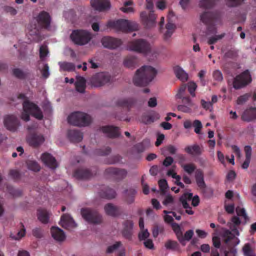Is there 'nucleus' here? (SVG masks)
Returning <instances> with one entry per match:
<instances>
[{
  "label": "nucleus",
  "instance_id": "51",
  "mask_svg": "<svg viewBox=\"0 0 256 256\" xmlns=\"http://www.w3.org/2000/svg\"><path fill=\"white\" fill-rule=\"evenodd\" d=\"M236 210L237 214L238 216L243 217L246 221L247 220H248V216L246 215V210L244 208H241L240 206H238L236 208Z\"/></svg>",
  "mask_w": 256,
  "mask_h": 256
},
{
  "label": "nucleus",
  "instance_id": "58",
  "mask_svg": "<svg viewBox=\"0 0 256 256\" xmlns=\"http://www.w3.org/2000/svg\"><path fill=\"white\" fill-rule=\"evenodd\" d=\"M182 100V104H185L186 106H189V107L192 108L194 106V104L190 100L189 96H184L183 97Z\"/></svg>",
  "mask_w": 256,
  "mask_h": 256
},
{
  "label": "nucleus",
  "instance_id": "29",
  "mask_svg": "<svg viewBox=\"0 0 256 256\" xmlns=\"http://www.w3.org/2000/svg\"><path fill=\"white\" fill-rule=\"evenodd\" d=\"M135 102L132 98H122L118 100L116 105L118 107L130 109Z\"/></svg>",
  "mask_w": 256,
  "mask_h": 256
},
{
  "label": "nucleus",
  "instance_id": "33",
  "mask_svg": "<svg viewBox=\"0 0 256 256\" xmlns=\"http://www.w3.org/2000/svg\"><path fill=\"white\" fill-rule=\"evenodd\" d=\"M74 84L76 90L78 92L80 93H84V92L86 86V80L84 77H77L76 81V82Z\"/></svg>",
  "mask_w": 256,
  "mask_h": 256
},
{
  "label": "nucleus",
  "instance_id": "28",
  "mask_svg": "<svg viewBox=\"0 0 256 256\" xmlns=\"http://www.w3.org/2000/svg\"><path fill=\"white\" fill-rule=\"evenodd\" d=\"M50 232L52 238L57 241L62 242L66 238L64 231L58 227H52Z\"/></svg>",
  "mask_w": 256,
  "mask_h": 256
},
{
  "label": "nucleus",
  "instance_id": "62",
  "mask_svg": "<svg viewBox=\"0 0 256 256\" xmlns=\"http://www.w3.org/2000/svg\"><path fill=\"white\" fill-rule=\"evenodd\" d=\"M244 0H227V4L229 6L234 7L240 4Z\"/></svg>",
  "mask_w": 256,
  "mask_h": 256
},
{
  "label": "nucleus",
  "instance_id": "16",
  "mask_svg": "<svg viewBox=\"0 0 256 256\" xmlns=\"http://www.w3.org/2000/svg\"><path fill=\"white\" fill-rule=\"evenodd\" d=\"M5 126L10 130L16 131L20 125L18 118L14 115L6 116L4 119Z\"/></svg>",
  "mask_w": 256,
  "mask_h": 256
},
{
  "label": "nucleus",
  "instance_id": "40",
  "mask_svg": "<svg viewBox=\"0 0 256 256\" xmlns=\"http://www.w3.org/2000/svg\"><path fill=\"white\" fill-rule=\"evenodd\" d=\"M60 68L64 71H72L75 69L74 64L72 62H64L60 65Z\"/></svg>",
  "mask_w": 256,
  "mask_h": 256
},
{
  "label": "nucleus",
  "instance_id": "47",
  "mask_svg": "<svg viewBox=\"0 0 256 256\" xmlns=\"http://www.w3.org/2000/svg\"><path fill=\"white\" fill-rule=\"evenodd\" d=\"M122 245L120 242H116L112 245L108 247L106 252L108 254H111L116 251Z\"/></svg>",
  "mask_w": 256,
  "mask_h": 256
},
{
  "label": "nucleus",
  "instance_id": "49",
  "mask_svg": "<svg viewBox=\"0 0 256 256\" xmlns=\"http://www.w3.org/2000/svg\"><path fill=\"white\" fill-rule=\"evenodd\" d=\"M251 96V94L246 93L244 95L240 96L237 100V104H242L246 102L248 98Z\"/></svg>",
  "mask_w": 256,
  "mask_h": 256
},
{
  "label": "nucleus",
  "instance_id": "19",
  "mask_svg": "<svg viewBox=\"0 0 256 256\" xmlns=\"http://www.w3.org/2000/svg\"><path fill=\"white\" fill-rule=\"evenodd\" d=\"M50 14L45 11L40 12L37 17V22L38 24L44 28H48L50 26Z\"/></svg>",
  "mask_w": 256,
  "mask_h": 256
},
{
  "label": "nucleus",
  "instance_id": "32",
  "mask_svg": "<svg viewBox=\"0 0 256 256\" xmlns=\"http://www.w3.org/2000/svg\"><path fill=\"white\" fill-rule=\"evenodd\" d=\"M37 216L38 219L40 222L44 224H46L48 222L50 218V213L44 208H39L37 210Z\"/></svg>",
  "mask_w": 256,
  "mask_h": 256
},
{
  "label": "nucleus",
  "instance_id": "30",
  "mask_svg": "<svg viewBox=\"0 0 256 256\" xmlns=\"http://www.w3.org/2000/svg\"><path fill=\"white\" fill-rule=\"evenodd\" d=\"M174 71L176 78L182 82H186L188 79V74L179 66H176L174 68Z\"/></svg>",
  "mask_w": 256,
  "mask_h": 256
},
{
  "label": "nucleus",
  "instance_id": "36",
  "mask_svg": "<svg viewBox=\"0 0 256 256\" xmlns=\"http://www.w3.org/2000/svg\"><path fill=\"white\" fill-rule=\"evenodd\" d=\"M216 0H200L199 3L200 7L204 9H210L215 5Z\"/></svg>",
  "mask_w": 256,
  "mask_h": 256
},
{
  "label": "nucleus",
  "instance_id": "18",
  "mask_svg": "<svg viewBox=\"0 0 256 256\" xmlns=\"http://www.w3.org/2000/svg\"><path fill=\"white\" fill-rule=\"evenodd\" d=\"M90 4L92 8L100 12L108 10L110 7L108 0H91Z\"/></svg>",
  "mask_w": 256,
  "mask_h": 256
},
{
  "label": "nucleus",
  "instance_id": "27",
  "mask_svg": "<svg viewBox=\"0 0 256 256\" xmlns=\"http://www.w3.org/2000/svg\"><path fill=\"white\" fill-rule=\"evenodd\" d=\"M242 119L248 122L256 120V108H250L244 110L242 116Z\"/></svg>",
  "mask_w": 256,
  "mask_h": 256
},
{
  "label": "nucleus",
  "instance_id": "52",
  "mask_svg": "<svg viewBox=\"0 0 256 256\" xmlns=\"http://www.w3.org/2000/svg\"><path fill=\"white\" fill-rule=\"evenodd\" d=\"M22 228L17 233L16 236H13L12 238L15 240H19L22 238L24 237L26 234V230L22 223H20Z\"/></svg>",
  "mask_w": 256,
  "mask_h": 256
},
{
  "label": "nucleus",
  "instance_id": "50",
  "mask_svg": "<svg viewBox=\"0 0 256 256\" xmlns=\"http://www.w3.org/2000/svg\"><path fill=\"white\" fill-rule=\"evenodd\" d=\"M242 250L245 256H254L249 244H244L242 248Z\"/></svg>",
  "mask_w": 256,
  "mask_h": 256
},
{
  "label": "nucleus",
  "instance_id": "54",
  "mask_svg": "<svg viewBox=\"0 0 256 256\" xmlns=\"http://www.w3.org/2000/svg\"><path fill=\"white\" fill-rule=\"evenodd\" d=\"M194 127V132L196 134H200L202 128V124L199 120H194L192 123Z\"/></svg>",
  "mask_w": 256,
  "mask_h": 256
},
{
  "label": "nucleus",
  "instance_id": "26",
  "mask_svg": "<svg viewBox=\"0 0 256 256\" xmlns=\"http://www.w3.org/2000/svg\"><path fill=\"white\" fill-rule=\"evenodd\" d=\"M44 140L43 136L34 134L28 138V142L31 146L37 147L41 144Z\"/></svg>",
  "mask_w": 256,
  "mask_h": 256
},
{
  "label": "nucleus",
  "instance_id": "9",
  "mask_svg": "<svg viewBox=\"0 0 256 256\" xmlns=\"http://www.w3.org/2000/svg\"><path fill=\"white\" fill-rule=\"evenodd\" d=\"M128 48L132 50L146 54L151 51L150 44L146 40L139 38L134 40L128 42Z\"/></svg>",
  "mask_w": 256,
  "mask_h": 256
},
{
  "label": "nucleus",
  "instance_id": "12",
  "mask_svg": "<svg viewBox=\"0 0 256 256\" xmlns=\"http://www.w3.org/2000/svg\"><path fill=\"white\" fill-rule=\"evenodd\" d=\"M111 76L107 72H98L94 75L90 80L92 86L96 87L101 86L110 81Z\"/></svg>",
  "mask_w": 256,
  "mask_h": 256
},
{
  "label": "nucleus",
  "instance_id": "31",
  "mask_svg": "<svg viewBox=\"0 0 256 256\" xmlns=\"http://www.w3.org/2000/svg\"><path fill=\"white\" fill-rule=\"evenodd\" d=\"M116 192L114 190L108 187L102 190L100 192V196L102 198L112 199L116 197Z\"/></svg>",
  "mask_w": 256,
  "mask_h": 256
},
{
  "label": "nucleus",
  "instance_id": "3",
  "mask_svg": "<svg viewBox=\"0 0 256 256\" xmlns=\"http://www.w3.org/2000/svg\"><path fill=\"white\" fill-rule=\"evenodd\" d=\"M22 105L24 111L21 116L22 120L28 122L30 120V114L32 115L38 120L42 118V112L36 104L28 100H25Z\"/></svg>",
  "mask_w": 256,
  "mask_h": 256
},
{
  "label": "nucleus",
  "instance_id": "7",
  "mask_svg": "<svg viewBox=\"0 0 256 256\" xmlns=\"http://www.w3.org/2000/svg\"><path fill=\"white\" fill-rule=\"evenodd\" d=\"M146 8L150 10L148 14L146 12H142L140 14V19L144 24L147 28L155 26L156 16L154 14V4L152 0H146Z\"/></svg>",
  "mask_w": 256,
  "mask_h": 256
},
{
  "label": "nucleus",
  "instance_id": "34",
  "mask_svg": "<svg viewBox=\"0 0 256 256\" xmlns=\"http://www.w3.org/2000/svg\"><path fill=\"white\" fill-rule=\"evenodd\" d=\"M126 200L128 204H131L134 201V197L136 194V190L134 188H130L125 192Z\"/></svg>",
  "mask_w": 256,
  "mask_h": 256
},
{
  "label": "nucleus",
  "instance_id": "13",
  "mask_svg": "<svg viewBox=\"0 0 256 256\" xmlns=\"http://www.w3.org/2000/svg\"><path fill=\"white\" fill-rule=\"evenodd\" d=\"M102 46L109 49H116L122 44L121 40L109 36H104L101 40Z\"/></svg>",
  "mask_w": 256,
  "mask_h": 256
},
{
  "label": "nucleus",
  "instance_id": "1",
  "mask_svg": "<svg viewBox=\"0 0 256 256\" xmlns=\"http://www.w3.org/2000/svg\"><path fill=\"white\" fill-rule=\"evenodd\" d=\"M156 70L151 66H144L136 71L133 82L137 86H146L154 78Z\"/></svg>",
  "mask_w": 256,
  "mask_h": 256
},
{
  "label": "nucleus",
  "instance_id": "61",
  "mask_svg": "<svg viewBox=\"0 0 256 256\" xmlns=\"http://www.w3.org/2000/svg\"><path fill=\"white\" fill-rule=\"evenodd\" d=\"M41 72L44 78H47L49 76V66L47 64H44L43 68L41 70Z\"/></svg>",
  "mask_w": 256,
  "mask_h": 256
},
{
  "label": "nucleus",
  "instance_id": "37",
  "mask_svg": "<svg viewBox=\"0 0 256 256\" xmlns=\"http://www.w3.org/2000/svg\"><path fill=\"white\" fill-rule=\"evenodd\" d=\"M164 246L167 250H176L180 247L177 242L171 240H167L165 243Z\"/></svg>",
  "mask_w": 256,
  "mask_h": 256
},
{
  "label": "nucleus",
  "instance_id": "22",
  "mask_svg": "<svg viewBox=\"0 0 256 256\" xmlns=\"http://www.w3.org/2000/svg\"><path fill=\"white\" fill-rule=\"evenodd\" d=\"M41 159L42 162L50 168L54 169L58 166L56 160L48 153L43 154L41 156Z\"/></svg>",
  "mask_w": 256,
  "mask_h": 256
},
{
  "label": "nucleus",
  "instance_id": "17",
  "mask_svg": "<svg viewBox=\"0 0 256 256\" xmlns=\"http://www.w3.org/2000/svg\"><path fill=\"white\" fill-rule=\"evenodd\" d=\"M105 174L117 180H122L126 176L127 172L124 169L110 167L105 170Z\"/></svg>",
  "mask_w": 256,
  "mask_h": 256
},
{
  "label": "nucleus",
  "instance_id": "23",
  "mask_svg": "<svg viewBox=\"0 0 256 256\" xmlns=\"http://www.w3.org/2000/svg\"><path fill=\"white\" fill-rule=\"evenodd\" d=\"M184 151L187 154L192 156H199L204 151L203 147L198 144L186 146L184 148Z\"/></svg>",
  "mask_w": 256,
  "mask_h": 256
},
{
  "label": "nucleus",
  "instance_id": "35",
  "mask_svg": "<svg viewBox=\"0 0 256 256\" xmlns=\"http://www.w3.org/2000/svg\"><path fill=\"white\" fill-rule=\"evenodd\" d=\"M138 63V60L134 56H128L126 58L124 62V64L126 67L133 68H135Z\"/></svg>",
  "mask_w": 256,
  "mask_h": 256
},
{
  "label": "nucleus",
  "instance_id": "48",
  "mask_svg": "<svg viewBox=\"0 0 256 256\" xmlns=\"http://www.w3.org/2000/svg\"><path fill=\"white\" fill-rule=\"evenodd\" d=\"M174 231L180 242L181 244H183V234L178 224H177L176 228L174 229Z\"/></svg>",
  "mask_w": 256,
  "mask_h": 256
},
{
  "label": "nucleus",
  "instance_id": "4",
  "mask_svg": "<svg viewBox=\"0 0 256 256\" xmlns=\"http://www.w3.org/2000/svg\"><path fill=\"white\" fill-rule=\"evenodd\" d=\"M107 26L117 30L124 32L137 30L139 28L137 23L124 19L110 21L108 22Z\"/></svg>",
  "mask_w": 256,
  "mask_h": 256
},
{
  "label": "nucleus",
  "instance_id": "10",
  "mask_svg": "<svg viewBox=\"0 0 256 256\" xmlns=\"http://www.w3.org/2000/svg\"><path fill=\"white\" fill-rule=\"evenodd\" d=\"M80 213L83 218L90 224H98L102 222V215L94 209L82 208Z\"/></svg>",
  "mask_w": 256,
  "mask_h": 256
},
{
  "label": "nucleus",
  "instance_id": "64",
  "mask_svg": "<svg viewBox=\"0 0 256 256\" xmlns=\"http://www.w3.org/2000/svg\"><path fill=\"white\" fill-rule=\"evenodd\" d=\"M142 230L141 232H140L138 234L139 239L140 240H146V238H147L149 236L150 234L148 232V230H146H146Z\"/></svg>",
  "mask_w": 256,
  "mask_h": 256
},
{
  "label": "nucleus",
  "instance_id": "44",
  "mask_svg": "<svg viewBox=\"0 0 256 256\" xmlns=\"http://www.w3.org/2000/svg\"><path fill=\"white\" fill-rule=\"evenodd\" d=\"M225 36V34L223 33L219 35H215L214 36L210 38L208 40V44H213L216 43L218 40L222 39Z\"/></svg>",
  "mask_w": 256,
  "mask_h": 256
},
{
  "label": "nucleus",
  "instance_id": "20",
  "mask_svg": "<svg viewBox=\"0 0 256 256\" xmlns=\"http://www.w3.org/2000/svg\"><path fill=\"white\" fill-rule=\"evenodd\" d=\"M60 225L65 229L70 230L76 226L72 218L68 214H64L60 218Z\"/></svg>",
  "mask_w": 256,
  "mask_h": 256
},
{
  "label": "nucleus",
  "instance_id": "43",
  "mask_svg": "<svg viewBox=\"0 0 256 256\" xmlns=\"http://www.w3.org/2000/svg\"><path fill=\"white\" fill-rule=\"evenodd\" d=\"M13 74L19 79L24 80L26 77V74L22 70L16 68H14L12 70Z\"/></svg>",
  "mask_w": 256,
  "mask_h": 256
},
{
  "label": "nucleus",
  "instance_id": "21",
  "mask_svg": "<svg viewBox=\"0 0 256 256\" xmlns=\"http://www.w3.org/2000/svg\"><path fill=\"white\" fill-rule=\"evenodd\" d=\"M104 210L107 215L112 217L118 216L122 212L119 206L112 203L106 204L104 206Z\"/></svg>",
  "mask_w": 256,
  "mask_h": 256
},
{
  "label": "nucleus",
  "instance_id": "60",
  "mask_svg": "<svg viewBox=\"0 0 256 256\" xmlns=\"http://www.w3.org/2000/svg\"><path fill=\"white\" fill-rule=\"evenodd\" d=\"M178 110L184 112L189 113L192 112V108L185 104H180L178 106Z\"/></svg>",
  "mask_w": 256,
  "mask_h": 256
},
{
  "label": "nucleus",
  "instance_id": "14",
  "mask_svg": "<svg viewBox=\"0 0 256 256\" xmlns=\"http://www.w3.org/2000/svg\"><path fill=\"white\" fill-rule=\"evenodd\" d=\"M122 228L121 232L124 238L129 240L132 238L134 223L131 220H126L122 223Z\"/></svg>",
  "mask_w": 256,
  "mask_h": 256
},
{
  "label": "nucleus",
  "instance_id": "63",
  "mask_svg": "<svg viewBox=\"0 0 256 256\" xmlns=\"http://www.w3.org/2000/svg\"><path fill=\"white\" fill-rule=\"evenodd\" d=\"M186 89V86L185 85H182L178 92V93L176 95V98L182 99V98L183 94Z\"/></svg>",
  "mask_w": 256,
  "mask_h": 256
},
{
  "label": "nucleus",
  "instance_id": "56",
  "mask_svg": "<svg viewBox=\"0 0 256 256\" xmlns=\"http://www.w3.org/2000/svg\"><path fill=\"white\" fill-rule=\"evenodd\" d=\"M197 86L194 82H190L188 84V90L191 96L193 97L195 96L194 91L196 88Z\"/></svg>",
  "mask_w": 256,
  "mask_h": 256
},
{
  "label": "nucleus",
  "instance_id": "59",
  "mask_svg": "<svg viewBox=\"0 0 256 256\" xmlns=\"http://www.w3.org/2000/svg\"><path fill=\"white\" fill-rule=\"evenodd\" d=\"M9 175L15 180H18L20 178V172L15 170H10L9 172Z\"/></svg>",
  "mask_w": 256,
  "mask_h": 256
},
{
  "label": "nucleus",
  "instance_id": "11",
  "mask_svg": "<svg viewBox=\"0 0 256 256\" xmlns=\"http://www.w3.org/2000/svg\"><path fill=\"white\" fill-rule=\"evenodd\" d=\"M252 80L250 72L248 70H246L234 78L232 86L234 89L239 90L249 84Z\"/></svg>",
  "mask_w": 256,
  "mask_h": 256
},
{
  "label": "nucleus",
  "instance_id": "24",
  "mask_svg": "<svg viewBox=\"0 0 256 256\" xmlns=\"http://www.w3.org/2000/svg\"><path fill=\"white\" fill-rule=\"evenodd\" d=\"M74 176L78 180H87L92 177V174L88 169L80 168L74 171Z\"/></svg>",
  "mask_w": 256,
  "mask_h": 256
},
{
  "label": "nucleus",
  "instance_id": "25",
  "mask_svg": "<svg viewBox=\"0 0 256 256\" xmlns=\"http://www.w3.org/2000/svg\"><path fill=\"white\" fill-rule=\"evenodd\" d=\"M67 136L70 140L73 142H78L83 138L82 134L76 129L68 130Z\"/></svg>",
  "mask_w": 256,
  "mask_h": 256
},
{
  "label": "nucleus",
  "instance_id": "2",
  "mask_svg": "<svg viewBox=\"0 0 256 256\" xmlns=\"http://www.w3.org/2000/svg\"><path fill=\"white\" fill-rule=\"evenodd\" d=\"M182 168L184 172L188 174L194 172V178L198 188L204 194L206 190V184L204 180V173L200 168H196V166L193 163L181 164Z\"/></svg>",
  "mask_w": 256,
  "mask_h": 256
},
{
  "label": "nucleus",
  "instance_id": "5",
  "mask_svg": "<svg viewBox=\"0 0 256 256\" xmlns=\"http://www.w3.org/2000/svg\"><path fill=\"white\" fill-rule=\"evenodd\" d=\"M200 20L208 26V30L212 34L216 32L214 24L220 20V16L218 12H205L200 16Z\"/></svg>",
  "mask_w": 256,
  "mask_h": 256
},
{
  "label": "nucleus",
  "instance_id": "53",
  "mask_svg": "<svg viewBox=\"0 0 256 256\" xmlns=\"http://www.w3.org/2000/svg\"><path fill=\"white\" fill-rule=\"evenodd\" d=\"M213 78L215 80L221 82L223 80L222 73L219 70H215L212 73Z\"/></svg>",
  "mask_w": 256,
  "mask_h": 256
},
{
  "label": "nucleus",
  "instance_id": "39",
  "mask_svg": "<svg viewBox=\"0 0 256 256\" xmlns=\"http://www.w3.org/2000/svg\"><path fill=\"white\" fill-rule=\"evenodd\" d=\"M28 169L34 172H38L40 167L38 163L34 160H28L26 162Z\"/></svg>",
  "mask_w": 256,
  "mask_h": 256
},
{
  "label": "nucleus",
  "instance_id": "42",
  "mask_svg": "<svg viewBox=\"0 0 256 256\" xmlns=\"http://www.w3.org/2000/svg\"><path fill=\"white\" fill-rule=\"evenodd\" d=\"M222 236L224 238V242L228 244L230 240L234 238V236L232 232L228 230H225L222 233Z\"/></svg>",
  "mask_w": 256,
  "mask_h": 256
},
{
  "label": "nucleus",
  "instance_id": "55",
  "mask_svg": "<svg viewBox=\"0 0 256 256\" xmlns=\"http://www.w3.org/2000/svg\"><path fill=\"white\" fill-rule=\"evenodd\" d=\"M48 53V51L46 46H42L40 48V58L43 60Z\"/></svg>",
  "mask_w": 256,
  "mask_h": 256
},
{
  "label": "nucleus",
  "instance_id": "8",
  "mask_svg": "<svg viewBox=\"0 0 256 256\" xmlns=\"http://www.w3.org/2000/svg\"><path fill=\"white\" fill-rule=\"evenodd\" d=\"M72 41L76 44L84 46L88 43L92 38V34L83 30H72L70 35Z\"/></svg>",
  "mask_w": 256,
  "mask_h": 256
},
{
  "label": "nucleus",
  "instance_id": "57",
  "mask_svg": "<svg viewBox=\"0 0 256 256\" xmlns=\"http://www.w3.org/2000/svg\"><path fill=\"white\" fill-rule=\"evenodd\" d=\"M201 105L202 107L206 110H210L211 111L212 108V102H206L204 100H202L200 101Z\"/></svg>",
  "mask_w": 256,
  "mask_h": 256
},
{
  "label": "nucleus",
  "instance_id": "41",
  "mask_svg": "<svg viewBox=\"0 0 256 256\" xmlns=\"http://www.w3.org/2000/svg\"><path fill=\"white\" fill-rule=\"evenodd\" d=\"M111 152V148L109 146L103 148H102L96 149L95 150V154L100 156H105L109 154Z\"/></svg>",
  "mask_w": 256,
  "mask_h": 256
},
{
  "label": "nucleus",
  "instance_id": "15",
  "mask_svg": "<svg viewBox=\"0 0 256 256\" xmlns=\"http://www.w3.org/2000/svg\"><path fill=\"white\" fill-rule=\"evenodd\" d=\"M102 132L106 134L110 138H114L120 136V128L118 126H106L100 128Z\"/></svg>",
  "mask_w": 256,
  "mask_h": 256
},
{
  "label": "nucleus",
  "instance_id": "46",
  "mask_svg": "<svg viewBox=\"0 0 256 256\" xmlns=\"http://www.w3.org/2000/svg\"><path fill=\"white\" fill-rule=\"evenodd\" d=\"M158 185L160 188L161 190V194H164L166 193V190L167 189L168 186L167 182L164 179L160 180L158 181Z\"/></svg>",
  "mask_w": 256,
  "mask_h": 256
},
{
  "label": "nucleus",
  "instance_id": "38",
  "mask_svg": "<svg viewBox=\"0 0 256 256\" xmlns=\"http://www.w3.org/2000/svg\"><path fill=\"white\" fill-rule=\"evenodd\" d=\"M133 4V2L132 0H128L124 2V6L120 8V10L124 13L134 12V9L132 7H127Z\"/></svg>",
  "mask_w": 256,
  "mask_h": 256
},
{
  "label": "nucleus",
  "instance_id": "45",
  "mask_svg": "<svg viewBox=\"0 0 256 256\" xmlns=\"http://www.w3.org/2000/svg\"><path fill=\"white\" fill-rule=\"evenodd\" d=\"M194 234V231L192 230H187L183 236V244H182L183 246L186 245L185 241H189L190 240Z\"/></svg>",
  "mask_w": 256,
  "mask_h": 256
},
{
  "label": "nucleus",
  "instance_id": "6",
  "mask_svg": "<svg viewBox=\"0 0 256 256\" xmlns=\"http://www.w3.org/2000/svg\"><path fill=\"white\" fill-rule=\"evenodd\" d=\"M68 121L69 124L75 126H86L90 124L91 118L86 113L76 112L68 116Z\"/></svg>",
  "mask_w": 256,
  "mask_h": 256
}]
</instances>
